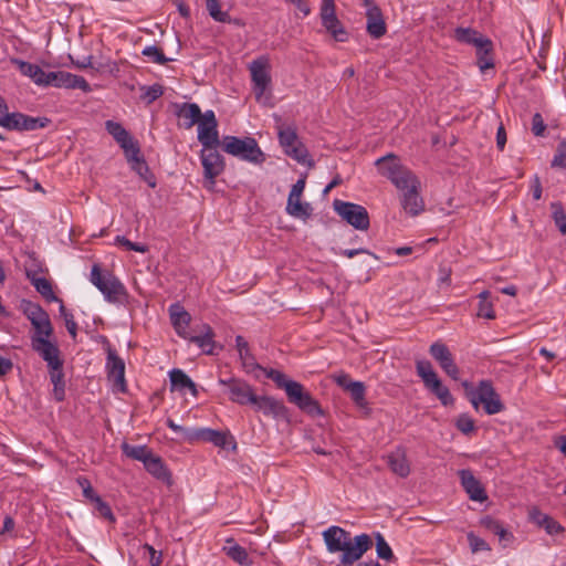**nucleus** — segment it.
<instances>
[{
    "label": "nucleus",
    "mask_w": 566,
    "mask_h": 566,
    "mask_svg": "<svg viewBox=\"0 0 566 566\" xmlns=\"http://www.w3.org/2000/svg\"><path fill=\"white\" fill-rule=\"evenodd\" d=\"M227 555L240 565H249V555L242 546L233 544L224 547Z\"/></svg>",
    "instance_id": "47"
},
{
    "label": "nucleus",
    "mask_w": 566,
    "mask_h": 566,
    "mask_svg": "<svg viewBox=\"0 0 566 566\" xmlns=\"http://www.w3.org/2000/svg\"><path fill=\"white\" fill-rule=\"evenodd\" d=\"M260 368L263 370L268 378L276 384L279 388L285 390L287 399L291 403L295 405L297 408L308 415H323V410L318 401L315 400L312 395L305 390L301 382L289 379L285 374L280 370L273 368Z\"/></svg>",
    "instance_id": "2"
},
{
    "label": "nucleus",
    "mask_w": 566,
    "mask_h": 566,
    "mask_svg": "<svg viewBox=\"0 0 566 566\" xmlns=\"http://www.w3.org/2000/svg\"><path fill=\"white\" fill-rule=\"evenodd\" d=\"M48 365L50 380L55 386L64 385L63 360L60 357V349L40 356Z\"/></svg>",
    "instance_id": "28"
},
{
    "label": "nucleus",
    "mask_w": 566,
    "mask_h": 566,
    "mask_svg": "<svg viewBox=\"0 0 566 566\" xmlns=\"http://www.w3.org/2000/svg\"><path fill=\"white\" fill-rule=\"evenodd\" d=\"M380 175L388 178L399 190H405L406 184L410 182L416 176L405 167L399 158L394 154H388L378 158L375 163Z\"/></svg>",
    "instance_id": "8"
},
{
    "label": "nucleus",
    "mask_w": 566,
    "mask_h": 566,
    "mask_svg": "<svg viewBox=\"0 0 566 566\" xmlns=\"http://www.w3.org/2000/svg\"><path fill=\"white\" fill-rule=\"evenodd\" d=\"M455 427L462 433L469 434L474 431L475 423H474V420L470 416L463 413L458 417V419L455 421Z\"/></svg>",
    "instance_id": "54"
},
{
    "label": "nucleus",
    "mask_w": 566,
    "mask_h": 566,
    "mask_svg": "<svg viewBox=\"0 0 566 566\" xmlns=\"http://www.w3.org/2000/svg\"><path fill=\"white\" fill-rule=\"evenodd\" d=\"M305 189V179H298L293 186H292V189L290 191V197L291 198H297V197H302L303 195V191Z\"/></svg>",
    "instance_id": "64"
},
{
    "label": "nucleus",
    "mask_w": 566,
    "mask_h": 566,
    "mask_svg": "<svg viewBox=\"0 0 566 566\" xmlns=\"http://www.w3.org/2000/svg\"><path fill=\"white\" fill-rule=\"evenodd\" d=\"M461 484L472 501L483 502L488 499L485 490L470 470H460Z\"/></svg>",
    "instance_id": "25"
},
{
    "label": "nucleus",
    "mask_w": 566,
    "mask_h": 566,
    "mask_svg": "<svg viewBox=\"0 0 566 566\" xmlns=\"http://www.w3.org/2000/svg\"><path fill=\"white\" fill-rule=\"evenodd\" d=\"M468 543L472 553H479L482 551H491L490 545L480 536L475 535L473 532H469L467 534Z\"/></svg>",
    "instance_id": "50"
},
{
    "label": "nucleus",
    "mask_w": 566,
    "mask_h": 566,
    "mask_svg": "<svg viewBox=\"0 0 566 566\" xmlns=\"http://www.w3.org/2000/svg\"><path fill=\"white\" fill-rule=\"evenodd\" d=\"M287 3L293 4L301 13V18H305L311 13V7L306 0H284Z\"/></svg>",
    "instance_id": "63"
},
{
    "label": "nucleus",
    "mask_w": 566,
    "mask_h": 566,
    "mask_svg": "<svg viewBox=\"0 0 566 566\" xmlns=\"http://www.w3.org/2000/svg\"><path fill=\"white\" fill-rule=\"evenodd\" d=\"M198 140L205 148L219 146L218 122L213 111L205 112L198 123Z\"/></svg>",
    "instance_id": "16"
},
{
    "label": "nucleus",
    "mask_w": 566,
    "mask_h": 566,
    "mask_svg": "<svg viewBox=\"0 0 566 566\" xmlns=\"http://www.w3.org/2000/svg\"><path fill=\"white\" fill-rule=\"evenodd\" d=\"M105 128L109 135L117 142L123 148L125 156H129V153L136 155L139 153L138 144L133 139L129 133L123 127L122 124L114 120H106Z\"/></svg>",
    "instance_id": "22"
},
{
    "label": "nucleus",
    "mask_w": 566,
    "mask_h": 566,
    "mask_svg": "<svg viewBox=\"0 0 566 566\" xmlns=\"http://www.w3.org/2000/svg\"><path fill=\"white\" fill-rule=\"evenodd\" d=\"M380 175L388 178L399 190H405L406 184L410 182L416 176L405 167L399 158L394 154H388L378 158L375 163Z\"/></svg>",
    "instance_id": "7"
},
{
    "label": "nucleus",
    "mask_w": 566,
    "mask_h": 566,
    "mask_svg": "<svg viewBox=\"0 0 566 566\" xmlns=\"http://www.w3.org/2000/svg\"><path fill=\"white\" fill-rule=\"evenodd\" d=\"M93 504H94L95 510L98 512V514L102 517H104L111 522L115 521V517H114L111 506L105 501H103L101 496L94 497Z\"/></svg>",
    "instance_id": "55"
},
{
    "label": "nucleus",
    "mask_w": 566,
    "mask_h": 566,
    "mask_svg": "<svg viewBox=\"0 0 566 566\" xmlns=\"http://www.w3.org/2000/svg\"><path fill=\"white\" fill-rule=\"evenodd\" d=\"M60 313H61V315L63 316V318L65 321V326H66L67 332L70 333V335L73 338H75L77 325H76V323L74 321L73 315L66 311V308H65V306L63 304H61V306H60Z\"/></svg>",
    "instance_id": "57"
},
{
    "label": "nucleus",
    "mask_w": 566,
    "mask_h": 566,
    "mask_svg": "<svg viewBox=\"0 0 566 566\" xmlns=\"http://www.w3.org/2000/svg\"><path fill=\"white\" fill-rule=\"evenodd\" d=\"M235 345L243 365L245 367L255 366L254 357L251 354L248 342L244 339V337L238 335L235 337Z\"/></svg>",
    "instance_id": "43"
},
{
    "label": "nucleus",
    "mask_w": 566,
    "mask_h": 566,
    "mask_svg": "<svg viewBox=\"0 0 566 566\" xmlns=\"http://www.w3.org/2000/svg\"><path fill=\"white\" fill-rule=\"evenodd\" d=\"M90 281L108 303L122 304L128 296L124 284L112 272L103 271L99 264L92 266Z\"/></svg>",
    "instance_id": "3"
},
{
    "label": "nucleus",
    "mask_w": 566,
    "mask_h": 566,
    "mask_svg": "<svg viewBox=\"0 0 566 566\" xmlns=\"http://www.w3.org/2000/svg\"><path fill=\"white\" fill-rule=\"evenodd\" d=\"M169 379L172 389L180 391L189 390L192 396H197V386L191 378L181 369L175 368L169 371Z\"/></svg>",
    "instance_id": "31"
},
{
    "label": "nucleus",
    "mask_w": 566,
    "mask_h": 566,
    "mask_svg": "<svg viewBox=\"0 0 566 566\" xmlns=\"http://www.w3.org/2000/svg\"><path fill=\"white\" fill-rule=\"evenodd\" d=\"M32 284L35 290L44 296L46 300L56 301V296L53 293L52 285L49 280L45 277H34L32 279Z\"/></svg>",
    "instance_id": "46"
},
{
    "label": "nucleus",
    "mask_w": 566,
    "mask_h": 566,
    "mask_svg": "<svg viewBox=\"0 0 566 566\" xmlns=\"http://www.w3.org/2000/svg\"><path fill=\"white\" fill-rule=\"evenodd\" d=\"M476 49V59H478V66L481 70V72H485L488 69H491L494 66V61L492 56L493 51V43L490 39L483 41L480 43V45Z\"/></svg>",
    "instance_id": "36"
},
{
    "label": "nucleus",
    "mask_w": 566,
    "mask_h": 566,
    "mask_svg": "<svg viewBox=\"0 0 566 566\" xmlns=\"http://www.w3.org/2000/svg\"><path fill=\"white\" fill-rule=\"evenodd\" d=\"M62 87L64 88H80L83 92H90L91 86L83 76L72 74L63 71Z\"/></svg>",
    "instance_id": "41"
},
{
    "label": "nucleus",
    "mask_w": 566,
    "mask_h": 566,
    "mask_svg": "<svg viewBox=\"0 0 566 566\" xmlns=\"http://www.w3.org/2000/svg\"><path fill=\"white\" fill-rule=\"evenodd\" d=\"M19 71L30 77L36 85L44 86L45 85V76L48 72H44L39 65L25 62L18 61Z\"/></svg>",
    "instance_id": "37"
},
{
    "label": "nucleus",
    "mask_w": 566,
    "mask_h": 566,
    "mask_svg": "<svg viewBox=\"0 0 566 566\" xmlns=\"http://www.w3.org/2000/svg\"><path fill=\"white\" fill-rule=\"evenodd\" d=\"M429 353L448 376L454 380L459 379V368L446 344L441 342L433 343Z\"/></svg>",
    "instance_id": "18"
},
{
    "label": "nucleus",
    "mask_w": 566,
    "mask_h": 566,
    "mask_svg": "<svg viewBox=\"0 0 566 566\" xmlns=\"http://www.w3.org/2000/svg\"><path fill=\"white\" fill-rule=\"evenodd\" d=\"M168 312L176 333L180 337L188 338L187 327L191 322L190 314L179 303L171 304Z\"/></svg>",
    "instance_id": "26"
},
{
    "label": "nucleus",
    "mask_w": 566,
    "mask_h": 566,
    "mask_svg": "<svg viewBox=\"0 0 566 566\" xmlns=\"http://www.w3.org/2000/svg\"><path fill=\"white\" fill-rule=\"evenodd\" d=\"M319 17L322 25L337 42L348 40V33L336 15L335 0H322Z\"/></svg>",
    "instance_id": "13"
},
{
    "label": "nucleus",
    "mask_w": 566,
    "mask_h": 566,
    "mask_svg": "<svg viewBox=\"0 0 566 566\" xmlns=\"http://www.w3.org/2000/svg\"><path fill=\"white\" fill-rule=\"evenodd\" d=\"M209 15L217 22L230 23L231 18L228 12L220 9L219 0H206Z\"/></svg>",
    "instance_id": "44"
},
{
    "label": "nucleus",
    "mask_w": 566,
    "mask_h": 566,
    "mask_svg": "<svg viewBox=\"0 0 566 566\" xmlns=\"http://www.w3.org/2000/svg\"><path fill=\"white\" fill-rule=\"evenodd\" d=\"M48 117H33L19 112H9L7 101L0 95V126L8 130L31 132L45 128Z\"/></svg>",
    "instance_id": "5"
},
{
    "label": "nucleus",
    "mask_w": 566,
    "mask_h": 566,
    "mask_svg": "<svg viewBox=\"0 0 566 566\" xmlns=\"http://www.w3.org/2000/svg\"><path fill=\"white\" fill-rule=\"evenodd\" d=\"M388 465L400 478H406L410 473L409 462L401 451H396L388 457Z\"/></svg>",
    "instance_id": "38"
},
{
    "label": "nucleus",
    "mask_w": 566,
    "mask_h": 566,
    "mask_svg": "<svg viewBox=\"0 0 566 566\" xmlns=\"http://www.w3.org/2000/svg\"><path fill=\"white\" fill-rule=\"evenodd\" d=\"M128 163L132 165V169L136 171L139 177L147 182L150 188H155L157 182L155 176L150 172L148 165L140 156V151L133 154L129 153V156H126Z\"/></svg>",
    "instance_id": "29"
},
{
    "label": "nucleus",
    "mask_w": 566,
    "mask_h": 566,
    "mask_svg": "<svg viewBox=\"0 0 566 566\" xmlns=\"http://www.w3.org/2000/svg\"><path fill=\"white\" fill-rule=\"evenodd\" d=\"M45 78L44 86L52 85L55 87H62L63 71L48 72Z\"/></svg>",
    "instance_id": "62"
},
{
    "label": "nucleus",
    "mask_w": 566,
    "mask_h": 566,
    "mask_svg": "<svg viewBox=\"0 0 566 566\" xmlns=\"http://www.w3.org/2000/svg\"><path fill=\"white\" fill-rule=\"evenodd\" d=\"M177 115L180 119L184 120V126L186 128H191L203 117L200 107L195 103H184L179 107Z\"/></svg>",
    "instance_id": "32"
},
{
    "label": "nucleus",
    "mask_w": 566,
    "mask_h": 566,
    "mask_svg": "<svg viewBox=\"0 0 566 566\" xmlns=\"http://www.w3.org/2000/svg\"><path fill=\"white\" fill-rule=\"evenodd\" d=\"M530 517L533 523L543 527L549 535H555L564 531V527L556 520L545 513H542L537 509H533L530 512Z\"/></svg>",
    "instance_id": "30"
},
{
    "label": "nucleus",
    "mask_w": 566,
    "mask_h": 566,
    "mask_svg": "<svg viewBox=\"0 0 566 566\" xmlns=\"http://www.w3.org/2000/svg\"><path fill=\"white\" fill-rule=\"evenodd\" d=\"M214 333L208 324L202 325V334L188 336L191 343H195L205 354L212 355L216 343L213 340Z\"/></svg>",
    "instance_id": "33"
},
{
    "label": "nucleus",
    "mask_w": 566,
    "mask_h": 566,
    "mask_svg": "<svg viewBox=\"0 0 566 566\" xmlns=\"http://www.w3.org/2000/svg\"><path fill=\"white\" fill-rule=\"evenodd\" d=\"M228 438L229 433L210 428H197L187 432L189 442H210L219 448H224L228 444Z\"/></svg>",
    "instance_id": "23"
},
{
    "label": "nucleus",
    "mask_w": 566,
    "mask_h": 566,
    "mask_svg": "<svg viewBox=\"0 0 566 566\" xmlns=\"http://www.w3.org/2000/svg\"><path fill=\"white\" fill-rule=\"evenodd\" d=\"M143 55L150 57L155 63L164 65L169 59L165 56L163 51L156 45H148L143 50Z\"/></svg>",
    "instance_id": "52"
},
{
    "label": "nucleus",
    "mask_w": 566,
    "mask_h": 566,
    "mask_svg": "<svg viewBox=\"0 0 566 566\" xmlns=\"http://www.w3.org/2000/svg\"><path fill=\"white\" fill-rule=\"evenodd\" d=\"M346 391L349 392L353 401L357 407L367 408V400L365 397L366 388L361 381H354L353 384H350L349 388Z\"/></svg>",
    "instance_id": "42"
},
{
    "label": "nucleus",
    "mask_w": 566,
    "mask_h": 566,
    "mask_svg": "<svg viewBox=\"0 0 566 566\" xmlns=\"http://www.w3.org/2000/svg\"><path fill=\"white\" fill-rule=\"evenodd\" d=\"M552 167L566 168V142L563 140L558 144L554 158L552 160Z\"/></svg>",
    "instance_id": "56"
},
{
    "label": "nucleus",
    "mask_w": 566,
    "mask_h": 566,
    "mask_svg": "<svg viewBox=\"0 0 566 566\" xmlns=\"http://www.w3.org/2000/svg\"><path fill=\"white\" fill-rule=\"evenodd\" d=\"M419 180L413 178L412 181L406 184V188L401 196L402 209L410 216H418L424 209V203L419 196Z\"/></svg>",
    "instance_id": "20"
},
{
    "label": "nucleus",
    "mask_w": 566,
    "mask_h": 566,
    "mask_svg": "<svg viewBox=\"0 0 566 566\" xmlns=\"http://www.w3.org/2000/svg\"><path fill=\"white\" fill-rule=\"evenodd\" d=\"M251 75L255 101L262 105H271V64L266 55L254 59L248 66Z\"/></svg>",
    "instance_id": "4"
},
{
    "label": "nucleus",
    "mask_w": 566,
    "mask_h": 566,
    "mask_svg": "<svg viewBox=\"0 0 566 566\" xmlns=\"http://www.w3.org/2000/svg\"><path fill=\"white\" fill-rule=\"evenodd\" d=\"M277 137L284 153L300 164H305L308 159V151L301 143L296 129L292 126L280 125L277 127Z\"/></svg>",
    "instance_id": "11"
},
{
    "label": "nucleus",
    "mask_w": 566,
    "mask_h": 566,
    "mask_svg": "<svg viewBox=\"0 0 566 566\" xmlns=\"http://www.w3.org/2000/svg\"><path fill=\"white\" fill-rule=\"evenodd\" d=\"M416 371L417 375L422 379L424 387L436 395V397L440 400L443 406H451L454 402V399L441 380L439 379L437 373L434 371L431 363L426 359L416 361Z\"/></svg>",
    "instance_id": "9"
},
{
    "label": "nucleus",
    "mask_w": 566,
    "mask_h": 566,
    "mask_svg": "<svg viewBox=\"0 0 566 566\" xmlns=\"http://www.w3.org/2000/svg\"><path fill=\"white\" fill-rule=\"evenodd\" d=\"M546 129L544 119L539 113H535L532 118V132L535 136H543Z\"/></svg>",
    "instance_id": "60"
},
{
    "label": "nucleus",
    "mask_w": 566,
    "mask_h": 566,
    "mask_svg": "<svg viewBox=\"0 0 566 566\" xmlns=\"http://www.w3.org/2000/svg\"><path fill=\"white\" fill-rule=\"evenodd\" d=\"M552 208V217L558 230L566 234V212L559 202H553L551 205Z\"/></svg>",
    "instance_id": "48"
},
{
    "label": "nucleus",
    "mask_w": 566,
    "mask_h": 566,
    "mask_svg": "<svg viewBox=\"0 0 566 566\" xmlns=\"http://www.w3.org/2000/svg\"><path fill=\"white\" fill-rule=\"evenodd\" d=\"M286 212L294 218H308L311 214V207L307 202H302L301 197L291 198L289 196Z\"/></svg>",
    "instance_id": "40"
},
{
    "label": "nucleus",
    "mask_w": 566,
    "mask_h": 566,
    "mask_svg": "<svg viewBox=\"0 0 566 566\" xmlns=\"http://www.w3.org/2000/svg\"><path fill=\"white\" fill-rule=\"evenodd\" d=\"M200 159L203 168L206 187L212 189L216 184V178L224 170V159L217 150V147H203L200 153Z\"/></svg>",
    "instance_id": "15"
},
{
    "label": "nucleus",
    "mask_w": 566,
    "mask_h": 566,
    "mask_svg": "<svg viewBox=\"0 0 566 566\" xmlns=\"http://www.w3.org/2000/svg\"><path fill=\"white\" fill-rule=\"evenodd\" d=\"M219 384L228 387L229 399L240 406H250L255 392L253 387L241 379H219Z\"/></svg>",
    "instance_id": "17"
},
{
    "label": "nucleus",
    "mask_w": 566,
    "mask_h": 566,
    "mask_svg": "<svg viewBox=\"0 0 566 566\" xmlns=\"http://www.w3.org/2000/svg\"><path fill=\"white\" fill-rule=\"evenodd\" d=\"M106 370L108 379L113 380L120 391L126 390L125 363L118 356L116 349L107 347Z\"/></svg>",
    "instance_id": "19"
},
{
    "label": "nucleus",
    "mask_w": 566,
    "mask_h": 566,
    "mask_svg": "<svg viewBox=\"0 0 566 566\" xmlns=\"http://www.w3.org/2000/svg\"><path fill=\"white\" fill-rule=\"evenodd\" d=\"M23 313L31 324H35V322L49 316V314L39 304L32 302L24 304Z\"/></svg>",
    "instance_id": "45"
},
{
    "label": "nucleus",
    "mask_w": 566,
    "mask_h": 566,
    "mask_svg": "<svg viewBox=\"0 0 566 566\" xmlns=\"http://www.w3.org/2000/svg\"><path fill=\"white\" fill-rule=\"evenodd\" d=\"M470 402L478 409L479 405H483V409L488 415H495L504 409L500 396L496 394L493 385L489 380H481L476 388L470 392Z\"/></svg>",
    "instance_id": "10"
},
{
    "label": "nucleus",
    "mask_w": 566,
    "mask_h": 566,
    "mask_svg": "<svg viewBox=\"0 0 566 566\" xmlns=\"http://www.w3.org/2000/svg\"><path fill=\"white\" fill-rule=\"evenodd\" d=\"M120 449L124 455L133 460H137L146 463V461L154 454L147 446H133L127 442L120 444Z\"/></svg>",
    "instance_id": "39"
},
{
    "label": "nucleus",
    "mask_w": 566,
    "mask_h": 566,
    "mask_svg": "<svg viewBox=\"0 0 566 566\" xmlns=\"http://www.w3.org/2000/svg\"><path fill=\"white\" fill-rule=\"evenodd\" d=\"M376 552L379 558L388 562L391 560L394 557V553L390 546L388 545V543L380 533H377L376 535Z\"/></svg>",
    "instance_id": "49"
},
{
    "label": "nucleus",
    "mask_w": 566,
    "mask_h": 566,
    "mask_svg": "<svg viewBox=\"0 0 566 566\" xmlns=\"http://www.w3.org/2000/svg\"><path fill=\"white\" fill-rule=\"evenodd\" d=\"M144 557L148 558L150 566H160L163 560L161 552L156 551L151 545L145 544L142 547Z\"/></svg>",
    "instance_id": "53"
},
{
    "label": "nucleus",
    "mask_w": 566,
    "mask_h": 566,
    "mask_svg": "<svg viewBox=\"0 0 566 566\" xmlns=\"http://www.w3.org/2000/svg\"><path fill=\"white\" fill-rule=\"evenodd\" d=\"M453 39L463 44H470L475 48L489 38L483 36L479 31L471 28L459 27L453 31Z\"/></svg>",
    "instance_id": "34"
},
{
    "label": "nucleus",
    "mask_w": 566,
    "mask_h": 566,
    "mask_svg": "<svg viewBox=\"0 0 566 566\" xmlns=\"http://www.w3.org/2000/svg\"><path fill=\"white\" fill-rule=\"evenodd\" d=\"M31 325L34 328V333L31 335V347L39 356L59 349L57 345L50 340L53 335V327L49 316Z\"/></svg>",
    "instance_id": "14"
},
{
    "label": "nucleus",
    "mask_w": 566,
    "mask_h": 566,
    "mask_svg": "<svg viewBox=\"0 0 566 566\" xmlns=\"http://www.w3.org/2000/svg\"><path fill=\"white\" fill-rule=\"evenodd\" d=\"M323 541L329 554H340L338 566H354L373 546L368 534H352L340 526H329L322 533Z\"/></svg>",
    "instance_id": "1"
},
{
    "label": "nucleus",
    "mask_w": 566,
    "mask_h": 566,
    "mask_svg": "<svg viewBox=\"0 0 566 566\" xmlns=\"http://www.w3.org/2000/svg\"><path fill=\"white\" fill-rule=\"evenodd\" d=\"M480 526L499 536L500 542H511L513 534L509 532L497 520L486 515L480 518Z\"/></svg>",
    "instance_id": "35"
},
{
    "label": "nucleus",
    "mask_w": 566,
    "mask_h": 566,
    "mask_svg": "<svg viewBox=\"0 0 566 566\" xmlns=\"http://www.w3.org/2000/svg\"><path fill=\"white\" fill-rule=\"evenodd\" d=\"M222 149L229 155L255 165L265 161L264 153L252 137L239 138L235 136H224Z\"/></svg>",
    "instance_id": "6"
},
{
    "label": "nucleus",
    "mask_w": 566,
    "mask_h": 566,
    "mask_svg": "<svg viewBox=\"0 0 566 566\" xmlns=\"http://www.w3.org/2000/svg\"><path fill=\"white\" fill-rule=\"evenodd\" d=\"M333 208L348 224L357 230L369 228V214L365 207L343 200H334Z\"/></svg>",
    "instance_id": "12"
},
{
    "label": "nucleus",
    "mask_w": 566,
    "mask_h": 566,
    "mask_svg": "<svg viewBox=\"0 0 566 566\" xmlns=\"http://www.w3.org/2000/svg\"><path fill=\"white\" fill-rule=\"evenodd\" d=\"M476 315L486 319L495 318L493 304L490 301L479 302Z\"/></svg>",
    "instance_id": "58"
},
{
    "label": "nucleus",
    "mask_w": 566,
    "mask_h": 566,
    "mask_svg": "<svg viewBox=\"0 0 566 566\" xmlns=\"http://www.w3.org/2000/svg\"><path fill=\"white\" fill-rule=\"evenodd\" d=\"M143 97L147 99V103H151L159 98L164 94V90L161 85L155 84L144 88Z\"/></svg>",
    "instance_id": "59"
},
{
    "label": "nucleus",
    "mask_w": 566,
    "mask_h": 566,
    "mask_svg": "<svg viewBox=\"0 0 566 566\" xmlns=\"http://www.w3.org/2000/svg\"><path fill=\"white\" fill-rule=\"evenodd\" d=\"M146 471L158 481L163 482L167 486L172 485L171 472L164 463L163 459L156 454H153L144 464Z\"/></svg>",
    "instance_id": "27"
},
{
    "label": "nucleus",
    "mask_w": 566,
    "mask_h": 566,
    "mask_svg": "<svg viewBox=\"0 0 566 566\" xmlns=\"http://www.w3.org/2000/svg\"><path fill=\"white\" fill-rule=\"evenodd\" d=\"M77 482L80 486L83 489V495L92 503H94V497H99V495L95 493L90 481L86 478H80Z\"/></svg>",
    "instance_id": "61"
},
{
    "label": "nucleus",
    "mask_w": 566,
    "mask_h": 566,
    "mask_svg": "<svg viewBox=\"0 0 566 566\" xmlns=\"http://www.w3.org/2000/svg\"><path fill=\"white\" fill-rule=\"evenodd\" d=\"M364 6L366 7V18H367V32L374 39H380L385 35L387 28L386 23L379 7L374 2V0H364Z\"/></svg>",
    "instance_id": "21"
},
{
    "label": "nucleus",
    "mask_w": 566,
    "mask_h": 566,
    "mask_svg": "<svg viewBox=\"0 0 566 566\" xmlns=\"http://www.w3.org/2000/svg\"><path fill=\"white\" fill-rule=\"evenodd\" d=\"M250 406L255 411L274 418L284 417L287 410L282 401L270 396H258L256 394Z\"/></svg>",
    "instance_id": "24"
},
{
    "label": "nucleus",
    "mask_w": 566,
    "mask_h": 566,
    "mask_svg": "<svg viewBox=\"0 0 566 566\" xmlns=\"http://www.w3.org/2000/svg\"><path fill=\"white\" fill-rule=\"evenodd\" d=\"M115 244L123 247L125 250L145 253L148 251V247L142 243H135L129 241L124 235H117L115 238Z\"/></svg>",
    "instance_id": "51"
}]
</instances>
